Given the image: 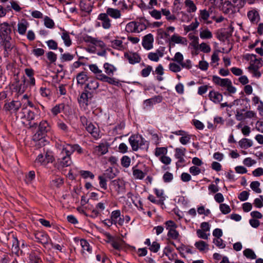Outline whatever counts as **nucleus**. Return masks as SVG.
<instances>
[{
    "label": "nucleus",
    "instance_id": "obj_1",
    "mask_svg": "<svg viewBox=\"0 0 263 263\" xmlns=\"http://www.w3.org/2000/svg\"><path fill=\"white\" fill-rule=\"evenodd\" d=\"M55 146L59 152L58 162L59 165L62 167H65L70 166L72 164V160L71 158V154L68 151L67 148L62 143V141L58 140L56 141Z\"/></svg>",
    "mask_w": 263,
    "mask_h": 263
},
{
    "label": "nucleus",
    "instance_id": "obj_2",
    "mask_svg": "<svg viewBox=\"0 0 263 263\" xmlns=\"http://www.w3.org/2000/svg\"><path fill=\"white\" fill-rule=\"evenodd\" d=\"M89 68L90 70L96 75L97 80L107 82L110 85L116 86L119 87L121 86V84L118 79L114 77H108L106 74L102 73V70L98 68L96 64H90L89 65Z\"/></svg>",
    "mask_w": 263,
    "mask_h": 263
},
{
    "label": "nucleus",
    "instance_id": "obj_3",
    "mask_svg": "<svg viewBox=\"0 0 263 263\" xmlns=\"http://www.w3.org/2000/svg\"><path fill=\"white\" fill-rule=\"evenodd\" d=\"M129 143L133 151H137L139 148L148 149L147 142L138 134L132 135L128 139Z\"/></svg>",
    "mask_w": 263,
    "mask_h": 263
},
{
    "label": "nucleus",
    "instance_id": "obj_4",
    "mask_svg": "<svg viewBox=\"0 0 263 263\" xmlns=\"http://www.w3.org/2000/svg\"><path fill=\"white\" fill-rule=\"evenodd\" d=\"M50 129L51 127L48 122L46 120H42L39 125L37 132L33 136V140L38 141L39 144L46 142L44 138Z\"/></svg>",
    "mask_w": 263,
    "mask_h": 263
},
{
    "label": "nucleus",
    "instance_id": "obj_5",
    "mask_svg": "<svg viewBox=\"0 0 263 263\" xmlns=\"http://www.w3.org/2000/svg\"><path fill=\"white\" fill-rule=\"evenodd\" d=\"M54 160L52 152L49 150L44 151V153L40 154L34 161L35 165H46Z\"/></svg>",
    "mask_w": 263,
    "mask_h": 263
},
{
    "label": "nucleus",
    "instance_id": "obj_6",
    "mask_svg": "<svg viewBox=\"0 0 263 263\" xmlns=\"http://www.w3.org/2000/svg\"><path fill=\"white\" fill-rule=\"evenodd\" d=\"M21 106L20 101L12 100L5 103L3 110L7 114L16 115Z\"/></svg>",
    "mask_w": 263,
    "mask_h": 263
},
{
    "label": "nucleus",
    "instance_id": "obj_7",
    "mask_svg": "<svg viewBox=\"0 0 263 263\" xmlns=\"http://www.w3.org/2000/svg\"><path fill=\"white\" fill-rule=\"evenodd\" d=\"M0 46L4 49V57L8 58L10 55L11 52L15 47L14 44L12 42L11 39H2L0 42Z\"/></svg>",
    "mask_w": 263,
    "mask_h": 263
},
{
    "label": "nucleus",
    "instance_id": "obj_8",
    "mask_svg": "<svg viewBox=\"0 0 263 263\" xmlns=\"http://www.w3.org/2000/svg\"><path fill=\"white\" fill-rule=\"evenodd\" d=\"M12 32L11 26L6 22L0 24V37L1 40L4 39H11Z\"/></svg>",
    "mask_w": 263,
    "mask_h": 263
},
{
    "label": "nucleus",
    "instance_id": "obj_9",
    "mask_svg": "<svg viewBox=\"0 0 263 263\" xmlns=\"http://www.w3.org/2000/svg\"><path fill=\"white\" fill-rule=\"evenodd\" d=\"M247 17L252 24H257L260 19L259 10L251 8L247 12Z\"/></svg>",
    "mask_w": 263,
    "mask_h": 263
},
{
    "label": "nucleus",
    "instance_id": "obj_10",
    "mask_svg": "<svg viewBox=\"0 0 263 263\" xmlns=\"http://www.w3.org/2000/svg\"><path fill=\"white\" fill-rule=\"evenodd\" d=\"M24 118L28 121V123L26 124V127L28 128H35L37 126V123L35 122L32 123L35 118V114L33 111L31 110H26V113L24 112Z\"/></svg>",
    "mask_w": 263,
    "mask_h": 263
},
{
    "label": "nucleus",
    "instance_id": "obj_11",
    "mask_svg": "<svg viewBox=\"0 0 263 263\" xmlns=\"http://www.w3.org/2000/svg\"><path fill=\"white\" fill-rule=\"evenodd\" d=\"M124 55L129 63L132 65L139 63L141 60L140 55L137 52H126L124 53Z\"/></svg>",
    "mask_w": 263,
    "mask_h": 263
},
{
    "label": "nucleus",
    "instance_id": "obj_12",
    "mask_svg": "<svg viewBox=\"0 0 263 263\" xmlns=\"http://www.w3.org/2000/svg\"><path fill=\"white\" fill-rule=\"evenodd\" d=\"M175 44H180L183 45H186L187 44V41L185 37L174 34L171 38L169 44L170 50L172 47L175 46Z\"/></svg>",
    "mask_w": 263,
    "mask_h": 263
},
{
    "label": "nucleus",
    "instance_id": "obj_13",
    "mask_svg": "<svg viewBox=\"0 0 263 263\" xmlns=\"http://www.w3.org/2000/svg\"><path fill=\"white\" fill-rule=\"evenodd\" d=\"M175 157L178 159V161L176 163L177 168L181 166L180 164L185 162L183 157L185 156L186 149L185 148H176L175 149Z\"/></svg>",
    "mask_w": 263,
    "mask_h": 263
},
{
    "label": "nucleus",
    "instance_id": "obj_14",
    "mask_svg": "<svg viewBox=\"0 0 263 263\" xmlns=\"http://www.w3.org/2000/svg\"><path fill=\"white\" fill-rule=\"evenodd\" d=\"M34 237L37 242L44 245H47L49 241H51L48 235L43 232H39L35 233Z\"/></svg>",
    "mask_w": 263,
    "mask_h": 263
},
{
    "label": "nucleus",
    "instance_id": "obj_15",
    "mask_svg": "<svg viewBox=\"0 0 263 263\" xmlns=\"http://www.w3.org/2000/svg\"><path fill=\"white\" fill-rule=\"evenodd\" d=\"M86 130L95 139H99L100 136V129L91 122L85 127Z\"/></svg>",
    "mask_w": 263,
    "mask_h": 263
},
{
    "label": "nucleus",
    "instance_id": "obj_16",
    "mask_svg": "<svg viewBox=\"0 0 263 263\" xmlns=\"http://www.w3.org/2000/svg\"><path fill=\"white\" fill-rule=\"evenodd\" d=\"M110 218L114 222H115V225L118 224L120 226L123 225L124 219L121 217V211L119 210L113 211L110 215Z\"/></svg>",
    "mask_w": 263,
    "mask_h": 263
},
{
    "label": "nucleus",
    "instance_id": "obj_17",
    "mask_svg": "<svg viewBox=\"0 0 263 263\" xmlns=\"http://www.w3.org/2000/svg\"><path fill=\"white\" fill-rule=\"evenodd\" d=\"M23 80L20 84H12L11 86L13 87V90L15 92L17 95V97L23 94L26 89V86L25 85L26 79L25 76L23 77Z\"/></svg>",
    "mask_w": 263,
    "mask_h": 263
},
{
    "label": "nucleus",
    "instance_id": "obj_18",
    "mask_svg": "<svg viewBox=\"0 0 263 263\" xmlns=\"http://www.w3.org/2000/svg\"><path fill=\"white\" fill-rule=\"evenodd\" d=\"M98 20L101 21L102 26L104 29H108L111 27V20L106 13H100L98 15Z\"/></svg>",
    "mask_w": 263,
    "mask_h": 263
},
{
    "label": "nucleus",
    "instance_id": "obj_19",
    "mask_svg": "<svg viewBox=\"0 0 263 263\" xmlns=\"http://www.w3.org/2000/svg\"><path fill=\"white\" fill-rule=\"evenodd\" d=\"M153 35L151 33H149L143 37L142 45L144 49L150 50L153 48Z\"/></svg>",
    "mask_w": 263,
    "mask_h": 263
},
{
    "label": "nucleus",
    "instance_id": "obj_20",
    "mask_svg": "<svg viewBox=\"0 0 263 263\" xmlns=\"http://www.w3.org/2000/svg\"><path fill=\"white\" fill-rule=\"evenodd\" d=\"M62 143L65 146V147L68 148V151L69 152V153H70L71 155L74 152H77L79 154L83 153V148L78 144H71L67 143L65 142L62 141Z\"/></svg>",
    "mask_w": 263,
    "mask_h": 263
},
{
    "label": "nucleus",
    "instance_id": "obj_21",
    "mask_svg": "<svg viewBox=\"0 0 263 263\" xmlns=\"http://www.w3.org/2000/svg\"><path fill=\"white\" fill-rule=\"evenodd\" d=\"M108 152L107 143H101L94 147L93 153L98 156L103 155Z\"/></svg>",
    "mask_w": 263,
    "mask_h": 263
},
{
    "label": "nucleus",
    "instance_id": "obj_22",
    "mask_svg": "<svg viewBox=\"0 0 263 263\" xmlns=\"http://www.w3.org/2000/svg\"><path fill=\"white\" fill-rule=\"evenodd\" d=\"M209 99L214 103L218 104L221 102L223 99L221 93L215 90H211L209 93Z\"/></svg>",
    "mask_w": 263,
    "mask_h": 263
},
{
    "label": "nucleus",
    "instance_id": "obj_23",
    "mask_svg": "<svg viewBox=\"0 0 263 263\" xmlns=\"http://www.w3.org/2000/svg\"><path fill=\"white\" fill-rule=\"evenodd\" d=\"M91 97V93L87 90H85L78 98V102L80 105L87 106L88 105V99Z\"/></svg>",
    "mask_w": 263,
    "mask_h": 263
},
{
    "label": "nucleus",
    "instance_id": "obj_24",
    "mask_svg": "<svg viewBox=\"0 0 263 263\" xmlns=\"http://www.w3.org/2000/svg\"><path fill=\"white\" fill-rule=\"evenodd\" d=\"M212 81L217 85L226 87L230 82L231 80L228 78L222 79L218 76H213L212 77Z\"/></svg>",
    "mask_w": 263,
    "mask_h": 263
},
{
    "label": "nucleus",
    "instance_id": "obj_25",
    "mask_svg": "<svg viewBox=\"0 0 263 263\" xmlns=\"http://www.w3.org/2000/svg\"><path fill=\"white\" fill-rule=\"evenodd\" d=\"M118 37H116V39L110 41V46L118 50L123 51L126 49L125 45L123 44V41L121 40L118 39Z\"/></svg>",
    "mask_w": 263,
    "mask_h": 263
},
{
    "label": "nucleus",
    "instance_id": "obj_26",
    "mask_svg": "<svg viewBox=\"0 0 263 263\" xmlns=\"http://www.w3.org/2000/svg\"><path fill=\"white\" fill-rule=\"evenodd\" d=\"M25 72L27 77L28 78V83L31 86H33L35 85V79L34 77V71L32 68H26Z\"/></svg>",
    "mask_w": 263,
    "mask_h": 263
},
{
    "label": "nucleus",
    "instance_id": "obj_27",
    "mask_svg": "<svg viewBox=\"0 0 263 263\" xmlns=\"http://www.w3.org/2000/svg\"><path fill=\"white\" fill-rule=\"evenodd\" d=\"M252 56L255 58L254 61H251L250 66L249 67V70H256V69L260 68L263 65V61L261 58L256 59V55L252 54Z\"/></svg>",
    "mask_w": 263,
    "mask_h": 263
},
{
    "label": "nucleus",
    "instance_id": "obj_28",
    "mask_svg": "<svg viewBox=\"0 0 263 263\" xmlns=\"http://www.w3.org/2000/svg\"><path fill=\"white\" fill-rule=\"evenodd\" d=\"M105 13L114 19L119 18L121 16V11L119 10L112 8H107Z\"/></svg>",
    "mask_w": 263,
    "mask_h": 263
},
{
    "label": "nucleus",
    "instance_id": "obj_29",
    "mask_svg": "<svg viewBox=\"0 0 263 263\" xmlns=\"http://www.w3.org/2000/svg\"><path fill=\"white\" fill-rule=\"evenodd\" d=\"M162 101V97L161 96H155L154 97L146 99L144 101V104L146 106H151L156 103L161 102Z\"/></svg>",
    "mask_w": 263,
    "mask_h": 263
},
{
    "label": "nucleus",
    "instance_id": "obj_30",
    "mask_svg": "<svg viewBox=\"0 0 263 263\" xmlns=\"http://www.w3.org/2000/svg\"><path fill=\"white\" fill-rule=\"evenodd\" d=\"M64 184V178L59 176H55L50 181V185L53 187H60Z\"/></svg>",
    "mask_w": 263,
    "mask_h": 263
},
{
    "label": "nucleus",
    "instance_id": "obj_31",
    "mask_svg": "<svg viewBox=\"0 0 263 263\" xmlns=\"http://www.w3.org/2000/svg\"><path fill=\"white\" fill-rule=\"evenodd\" d=\"M105 69V72L106 73V76L108 77L112 76L114 75V72L117 70L116 68L112 65L109 64L108 63H105L103 65Z\"/></svg>",
    "mask_w": 263,
    "mask_h": 263
},
{
    "label": "nucleus",
    "instance_id": "obj_32",
    "mask_svg": "<svg viewBox=\"0 0 263 263\" xmlns=\"http://www.w3.org/2000/svg\"><path fill=\"white\" fill-rule=\"evenodd\" d=\"M124 241L121 239H116L110 245L112 247L116 250V251H120V250L123 249L124 247Z\"/></svg>",
    "mask_w": 263,
    "mask_h": 263
},
{
    "label": "nucleus",
    "instance_id": "obj_33",
    "mask_svg": "<svg viewBox=\"0 0 263 263\" xmlns=\"http://www.w3.org/2000/svg\"><path fill=\"white\" fill-rule=\"evenodd\" d=\"M231 35V31L223 30L218 32L217 37L220 41L224 42L226 40H228Z\"/></svg>",
    "mask_w": 263,
    "mask_h": 263
},
{
    "label": "nucleus",
    "instance_id": "obj_34",
    "mask_svg": "<svg viewBox=\"0 0 263 263\" xmlns=\"http://www.w3.org/2000/svg\"><path fill=\"white\" fill-rule=\"evenodd\" d=\"M137 26L135 21H132L127 24L125 31L128 33H138Z\"/></svg>",
    "mask_w": 263,
    "mask_h": 263
},
{
    "label": "nucleus",
    "instance_id": "obj_35",
    "mask_svg": "<svg viewBox=\"0 0 263 263\" xmlns=\"http://www.w3.org/2000/svg\"><path fill=\"white\" fill-rule=\"evenodd\" d=\"M135 22L137 24V30H138V33L146 29V20L145 18L141 17Z\"/></svg>",
    "mask_w": 263,
    "mask_h": 263
},
{
    "label": "nucleus",
    "instance_id": "obj_36",
    "mask_svg": "<svg viewBox=\"0 0 263 263\" xmlns=\"http://www.w3.org/2000/svg\"><path fill=\"white\" fill-rule=\"evenodd\" d=\"M99 86V83L96 79H91L88 81L85 86V88H87L91 91L97 89Z\"/></svg>",
    "mask_w": 263,
    "mask_h": 263
},
{
    "label": "nucleus",
    "instance_id": "obj_37",
    "mask_svg": "<svg viewBox=\"0 0 263 263\" xmlns=\"http://www.w3.org/2000/svg\"><path fill=\"white\" fill-rule=\"evenodd\" d=\"M76 79L78 84L83 85L87 80L88 77L85 72L82 71L77 75Z\"/></svg>",
    "mask_w": 263,
    "mask_h": 263
},
{
    "label": "nucleus",
    "instance_id": "obj_38",
    "mask_svg": "<svg viewBox=\"0 0 263 263\" xmlns=\"http://www.w3.org/2000/svg\"><path fill=\"white\" fill-rule=\"evenodd\" d=\"M80 7L82 11L90 13L92 11V7L86 3V0H81L80 2Z\"/></svg>",
    "mask_w": 263,
    "mask_h": 263
},
{
    "label": "nucleus",
    "instance_id": "obj_39",
    "mask_svg": "<svg viewBox=\"0 0 263 263\" xmlns=\"http://www.w3.org/2000/svg\"><path fill=\"white\" fill-rule=\"evenodd\" d=\"M29 260L31 263H40L41 261L40 253L35 251L31 252L29 255Z\"/></svg>",
    "mask_w": 263,
    "mask_h": 263
},
{
    "label": "nucleus",
    "instance_id": "obj_40",
    "mask_svg": "<svg viewBox=\"0 0 263 263\" xmlns=\"http://www.w3.org/2000/svg\"><path fill=\"white\" fill-rule=\"evenodd\" d=\"M239 145L241 148L247 149L252 146L253 142L250 139L243 138L239 141Z\"/></svg>",
    "mask_w": 263,
    "mask_h": 263
},
{
    "label": "nucleus",
    "instance_id": "obj_41",
    "mask_svg": "<svg viewBox=\"0 0 263 263\" xmlns=\"http://www.w3.org/2000/svg\"><path fill=\"white\" fill-rule=\"evenodd\" d=\"M28 26V22L25 21L24 22H20L17 24L18 27V32L21 35H24L25 34L27 27Z\"/></svg>",
    "mask_w": 263,
    "mask_h": 263
},
{
    "label": "nucleus",
    "instance_id": "obj_42",
    "mask_svg": "<svg viewBox=\"0 0 263 263\" xmlns=\"http://www.w3.org/2000/svg\"><path fill=\"white\" fill-rule=\"evenodd\" d=\"M61 37L66 46L69 47L71 45V41L69 33L64 29L63 30Z\"/></svg>",
    "mask_w": 263,
    "mask_h": 263
},
{
    "label": "nucleus",
    "instance_id": "obj_43",
    "mask_svg": "<svg viewBox=\"0 0 263 263\" xmlns=\"http://www.w3.org/2000/svg\"><path fill=\"white\" fill-rule=\"evenodd\" d=\"M133 175L135 179L142 180L145 177L146 173H144L143 171L139 169H137L133 167Z\"/></svg>",
    "mask_w": 263,
    "mask_h": 263
},
{
    "label": "nucleus",
    "instance_id": "obj_44",
    "mask_svg": "<svg viewBox=\"0 0 263 263\" xmlns=\"http://www.w3.org/2000/svg\"><path fill=\"white\" fill-rule=\"evenodd\" d=\"M12 252L18 255L20 252L19 242L16 237H13L12 239Z\"/></svg>",
    "mask_w": 263,
    "mask_h": 263
},
{
    "label": "nucleus",
    "instance_id": "obj_45",
    "mask_svg": "<svg viewBox=\"0 0 263 263\" xmlns=\"http://www.w3.org/2000/svg\"><path fill=\"white\" fill-rule=\"evenodd\" d=\"M230 3L234 7L235 10H239L242 8L245 4V0H230Z\"/></svg>",
    "mask_w": 263,
    "mask_h": 263
},
{
    "label": "nucleus",
    "instance_id": "obj_46",
    "mask_svg": "<svg viewBox=\"0 0 263 263\" xmlns=\"http://www.w3.org/2000/svg\"><path fill=\"white\" fill-rule=\"evenodd\" d=\"M199 35L202 39H210L213 36L212 32L208 28L200 30Z\"/></svg>",
    "mask_w": 263,
    "mask_h": 263
},
{
    "label": "nucleus",
    "instance_id": "obj_47",
    "mask_svg": "<svg viewBox=\"0 0 263 263\" xmlns=\"http://www.w3.org/2000/svg\"><path fill=\"white\" fill-rule=\"evenodd\" d=\"M184 3L186 7L188 8L187 12L191 13L194 12L196 11L197 7L193 1L185 0Z\"/></svg>",
    "mask_w": 263,
    "mask_h": 263
},
{
    "label": "nucleus",
    "instance_id": "obj_48",
    "mask_svg": "<svg viewBox=\"0 0 263 263\" xmlns=\"http://www.w3.org/2000/svg\"><path fill=\"white\" fill-rule=\"evenodd\" d=\"M79 174L83 179H87L88 178L93 179L95 178L94 174L89 171L81 170L79 171Z\"/></svg>",
    "mask_w": 263,
    "mask_h": 263
},
{
    "label": "nucleus",
    "instance_id": "obj_49",
    "mask_svg": "<svg viewBox=\"0 0 263 263\" xmlns=\"http://www.w3.org/2000/svg\"><path fill=\"white\" fill-rule=\"evenodd\" d=\"M80 243L82 248L83 252L87 251L89 253H91L92 249L90 246L89 242L85 239H81Z\"/></svg>",
    "mask_w": 263,
    "mask_h": 263
},
{
    "label": "nucleus",
    "instance_id": "obj_50",
    "mask_svg": "<svg viewBox=\"0 0 263 263\" xmlns=\"http://www.w3.org/2000/svg\"><path fill=\"white\" fill-rule=\"evenodd\" d=\"M243 254L247 258L254 259L257 257L254 252L251 249H246L243 251Z\"/></svg>",
    "mask_w": 263,
    "mask_h": 263
},
{
    "label": "nucleus",
    "instance_id": "obj_51",
    "mask_svg": "<svg viewBox=\"0 0 263 263\" xmlns=\"http://www.w3.org/2000/svg\"><path fill=\"white\" fill-rule=\"evenodd\" d=\"M189 38L192 40V42L190 43V46L192 47L193 48L199 47V38L198 36L189 35Z\"/></svg>",
    "mask_w": 263,
    "mask_h": 263
},
{
    "label": "nucleus",
    "instance_id": "obj_52",
    "mask_svg": "<svg viewBox=\"0 0 263 263\" xmlns=\"http://www.w3.org/2000/svg\"><path fill=\"white\" fill-rule=\"evenodd\" d=\"M195 246L200 252H202L204 251L206 248H208V245L205 242L202 240H200L195 242Z\"/></svg>",
    "mask_w": 263,
    "mask_h": 263
},
{
    "label": "nucleus",
    "instance_id": "obj_53",
    "mask_svg": "<svg viewBox=\"0 0 263 263\" xmlns=\"http://www.w3.org/2000/svg\"><path fill=\"white\" fill-rule=\"evenodd\" d=\"M57 125L58 128L63 132L67 133L69 131V128L66 124L63 122L61 120H58L57 123Z\"/></svg>",
    "mask_w": 263,
    "mask_h": 263
},
{
    "label": "nucleus",
    "instance_id": "obj_54",
    "mask_svg": "<svg viewBox=\"0 0 263 263\" xmlns=\"http://www.w3.org/2000/svg\"><path fill=\"white\" fill-rule=\"evenodd\" d=\"M64 104L63 103L56 105L51 109V112L54 116H57L61 112V110L64 108Z\"/></svg>",
    "mask_w": 263,
    "mask_h": 263
},
{
    "label": "nucleus",
    "instance_id": "obj_55",
    "mask_svg": "<svg viewBox=\"0 0 263 263\" xmlns=\"http://www.w3.org/2000/svg\"><path fill=\"white\" fill-rule=\"evenodd\" d=\"M131 162L130 158L127 156H123L121 159V165L125 168L129 166Z\"/></svg>",
    "mask_w": 263,
    "mask_h": 263
},
{
    "label": "nucleus",
    "instance_id": "obj_56",
    "mask_svg": "<svg viewBox=\"0 0 263 263\" xmlns=\"http://www.w3.org/2000/svg\"><path fill=\"white\" fill-rule=\"evenodd\" d=\"M74 55L69 53H65L61 54L60 60L62 62L70 61L73 60Z\"/></svg>",
    "mask_w": 263,
    "mask_h": 263
},
{
    "label": "nucleus",
    "instance_id": "obj_57",
    "mask_svg": "<svg viewBox=\"0 0 263 263\" xmlns=\"http://www.w3.org/2000/svg\"><path fill=\"white\" fill-rule=\"evenodd\" d=\"M171 61L177 62L178 64L180 65L183 61V54L180 52H177L175 53L174 57L171 59Z\"/></svg>",
    "mask_w": 263,
    "mask_h": 263
},
{
    "label": "nucleus",
    "instance_id": "obj_58",
    "mask_svg": "<svg viewBox=\"0 0 263 263\" xmlns=\"http://www.w3.org/2000/svg\"><path fill=\"white\" fill-rule=\"evenodd\" d=\"M182 67L179 64L175 63H170L169 64V69L173 72H178L181 70Z\"/></svg>",
    "mask_w": 263,
    "mask_h": 263
},
{
    "label": "nucleus",
    "instance_id": "obj_59",
    "mask_svg": "<svg viewBox=\"0 0 263 263\" xmlns=\"http://www.w3.org/2000/svg\"><path fill=\"white\" fill-rule=\"evenodd\" d=\"M35 177V174L34 171H31L26 175L25 182L29 184L31 183Z\"/></svg>",
    "mask_w": 263,
    "mask_h": 263
},
{
    "label": "nucleus",
    "instance_id": "obj_60",
    "mask_svg": "<svg viewBox=\"0 0 263 263\" xmlns=\"http://www.w3.org/2000/svg\"><path fill=\"white\" fill-rule=\"evenodd\" d=\"M167 235L169 238L176 240L178 238L179 234L176 229H173L169 230Z\"/></svg>",
    "mask_w": 263,
    "mask_h": 263
},
{
    "label": "nucleus",
    "instance_id": "obj_61",
    "mask_svg": "<svg viewBox=\"0 0 263 263\" xmlns=\"http://www.w3.org/2000/svg\"><path fill=\"white\" fill-rule=\"evenodd\" d=\"M103 176L109 179H113L116 176V174L114 172L112 168L109 167L105 171Z\"/></svg>",
    "mask_w": 263,
    "mask_h": 263
},
{
    "label": "nucleus",
    "instance_id": "obj_62",
    "mask_svg": "<svg viewBox=\"0 0 263 263\" xmlns=\"http://www.w3.org/2000/svg\"><path fill=\"white\" fill-rule=\"evenodd\" d=\"M98 179L99 180V185L100 187L106 190L107 189V180L106 179V177H105L104 176H99L98 177Z\"/></svg>",
    "mask_w": 263,
    "mask_h": 263
},
{
    "label": "nucleus",
    "instance_id": "obj_63",
    "mask_svg": "<svg viewBox=\"0 0 263 263\" xmlns=\"http://www.w3.org/2000/svg\"><path fill=\"white\" fill-rule=\"evenodd\" d=\"M260 183L257 181H252L250 184V187L252 190L256 192L257 193H260L261 191L259 188Z\"/></svg>",
    "mask_w": 263,
    "mask_h": 263
},
{
    "label": "nucleus",
    "instance_id": "obj_64",
    "mask_svg": "<svg viewBox=\"0 0 263 263\" xmlns=\"http://www.w3.org/2000/svg\"><path fill=\"white\" fill-rule=\"evenodd\" d=\"M160 248V243L155 241L152 242L149 247V250L154 253H157L158 252Z\"/></svg>",
    "mask_w": 263,
    "mask_h": 263
}]
</instances>
